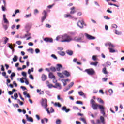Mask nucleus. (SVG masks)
<instances>
[{
    "instance_id": "obj_62",
    "label": "nucleus",
    "mask_w": 124,
    "mask_h": 124,
    "mask_svg": "<svg viewBox=\"0 0 124 124\" xmlns=\"http://www.w3.org/2000/svg\"><path fill=\"white\" fill-rule=\"evenodd\" d=\"M50 112V113H54V112H55V110L54 109V108H53V107H51Z\"/></svg>"
},
{
    "instance_id": "obj_10",
    "label": "nucleus",
    "mask_w": 124,
    "mask_h": 124,
    "mask_svg": "<svg viewBox=\"0 0 124 124\" xmlns=\"http://www.w3.org/2000/svg\"><path fill=\"white\" fill-rule=\"evenodd\" d=\"M75 40V41H77V42H82V43H85V41H82L83 40V38L80 37V38H77V37H75L74 38V40Z\"/></svg>"
},
{
    "instance_id": "obj_41",
    "label": "nucleus",
    "mask_w": 124,
    "mask_h": 124,
    "mask_svg": "<svg viewBox=\"0 0 124 124\" xmlns=\"http://www.w3.org/2000/svg\"><path fill=\"white\" fill-rule=\"evenodd\" d=\"M38 13H39V11H38V10L36 9H35L34 10V15H36Z\"/></svg>"
},
{
    "instance_id": "obj_64",
    "label": "nucleus",
    "mask_w": 124,
    "mask_h": 124,
    "mask_svg": "<svg viewBox=\"0 0 124 124\" xmlns=\"http://www.w3.org/2000/svg\"><path fill=\"white\" fill-rule=\"evenodd\" d=\"M91 123L92 124H96V123H95V122H94V120H91Z\"/></svg>"
},
{
    "instance_id": "obj_56",
    "label": "nucleus",
    "mask_w": 124,
    "mask_h": 124,
    "mask_svg": "<svg viewBox=\"0 0 124 124\" xmlns=\"http://www.w3.org/2000/svg\"><path fill=\"white\" fill-rule=\"evenodd\" d=\"M16 43L18 45H21V44H22V42L21 41H17L16 42Z\"/></svg>"
},
{
    "instance_id": "obj_61",
    "label": "nucleus",
    "mask_w": 124,
    "mask_h": 124,
    "mask_svg": "<svg viewBox=\"0 0 124 124\" xmlns=\"http://www.w3.org/2000/svg\"><path fill=\"white\" fill-rule=\"evenodd\" d=\"M1 71H4V66H3V65H1Z\"/></svg>"
},
{
    "instance_id": "obj_22",
    "label": "nucleus",
    "mask_w": 124,
    "mask_h": 124,
    "mask_svg": "<svg viewBox=\"0 0 124 124\" xmlns=\"http://www.w3.org/2000/svg\"><path fill=\"white\" fill-rule=\"evenodd\" d=\"M66 53L69 55V56H72L73 55V51L72 50H68L66 51Z\"/></svg>"
},
{
    "instance_id": "obj_1",
    "label": "nucleus",
    "mask_w": 124,
    "mask_h": 124,
    "mask_svg": "<svg viewBox=\"0 0 124 124\" xmlns=\"http://www.w3.org/2000/svg\"><path fill=\"white\" fill-rule=\"evenodd\" d=\"M90 104H91V107L93 108V110H97V107H98L101 112V114H102L104 117H106V115H105V111H104L105 108L103 106L97 104L93 99L91 100Z\"/></svg>"
},
{
    "instance_id": "obj_33",
    "label": "nucleus",
    "mask_w": 124,
    "mask_h": 124,
    "mask_svg": "<svg viewBox=\"0 0 124 124\" xmlns=\"http://www.w3.org/2000/svg\"><path fill=\"white\" fill-rule=\"evenodd\" d=\"M46 93L47 94V95H49V96H52V95H51V92L49 90H46L45 91Z\"/></svg>"
},
{
    "instance_id": "obj_30",
    "label": "nucleus",
    "mask_w": 124,
    "mask_h": 124,
    "mask_svg": "<svg viewBox=\"0 0 124 124\" xmlns=\"http://www.w3.org/2000/svg\"><path fill=\"white\" fill-rule=\"evenodd\" d=\"M58 76L60 77V78H64V76L61 73H57Z\"/></svg>"
},
{
    "instance_id": "obj_50",
    "label": "nucleus",
    "mask_w": 124,
    "mask_h": 124,
    "mask_svg": "<svg viewBox=\"0 0 124 124\" xmlns=\"http://www.w3.org/2000/svg\"><path fill=\"white\" fill-rule=\"evenodd\" d=\"M15 76H16V74H15V73L13 72L12 73V74H11L10 77H15Z\"/></svg>"
},
{
    "instance_id": "obj_47",
    "label": "nucleus",
    "mask_w": 124,
    "mask_h": 124,
    "mask_svg": "<svg viewBox=\"0 0 124 124\" xmlns=\"http://www.w3.org/2000/svg\"><path fill=\"white\" fill-rule=\"evenodd\" d=\"M109 95H112V94H113V90L112 89H109Z\"/></svg>"
},
{
    "instance_id": "obj_20",
    "label": "nucleus",
    "mask_w": 124,
    "mask_h": 124,
    "mask_svg": "<svg viewBox=\"0 0 124 124\" xmlns=\"http://www.w3.org/2000/svg\"><path fill=\"white\" fill-rule=\"evenodd\" d=\"M70 10L71 11L70 12V14H74V13L76 12L75 7L71 8Z\"/></svg>"
},
{
    "instance_id": "obj_59",
    "label": "nucleus",
    "mask_w": 124,
    "mask_h": 124,
    "mask_svg": "<svg viewBox=\"0 0 124 124\" xmlns=\"http://www.w3.org/2000/svg\"><path fill=\"white\" fill-rule=\"evenodd\" d=\"M73 109H74V110H79V108L76 106H74Z\"/></svg>"
},
{
    "instance_id": "obj_11",
    "label": "nucleus",
    "mask_w": 124,
    "mask_h": 124,
    "mask_svg": "<svg viewBox=\"0 0 124 124\" xmlns=\"http://www.w3.org/2000/svg\"><path fill=\"white\" fill-rule=\"evenodd\" d=\"M25 116L26 117V119L28 122H30V123H33V118L31 117H29L28 114H26Z\"/></svg>"
},
{
    "instance_id": "obj_46",
    "label": "nucleus",
    "mask_w": 124,
    "mask_h": 124,
    "mask_svg": "<svg viewBox=\"0 0 124 124\" xmlns=\"http://www.w3.org/2000/svg\"><path fill=\"white\" fill-rule=\"evenodd\" d=\"M20 89H22V91H26V90H27V88H26V87L23 86L20 87Z\"/></svg>"
},
{
    "instance_id": "obj_39",
    "label": "nucleus",
    "mask_w": 124,
    "mask_h": 124,
    "mask_svg": "<svg viewBox=\"0 0 124 124\" xmlns=\"http://www.w3.org/2000/svg\"><path fill=\"white\" fill-rule=\"evenodd\" d=\"M102 72L104 73V74H107V71L106 70V68H104L102 70Z\"/></svg>"
},
{
    "instance_id": "obj_26",
    "label": "nucleus",
    "mask_w": 124,
    "mask_h": 124,
    "mask_svg": "<svg viewBox=\"0 0 124 124\" xmlns=\"http://www.w3.org/2000/svg\"><path fill=\"white\" fill-rule=\"evenodd\" d=\"M55 85L56 86L57 88V87H58V89L59 90H62V85H61V84H60V83H56L55 84Z\"/></svg>"
},
{
    "instance_id": "obj_63",
    "label": "nucleus",
    "mask_w": 124,
    "mask_h": 124,
    "mask_svg": "<svg viewBox=\"0 0 124 124\" xmlns=\"http://www.w3.org/2000/svg\"><path fill=\"white\" fill-rule=\"evenodd\" d=\"M54 5H55V4H53L52 5H48L47 6V7H48V8L51 9V8H52V7H53V6H54Z\"/></svg>"
},
{
    "instance_id": "obj_18",
    "label": "nucleus",
    "mask_w": 124,
    "mask_h": 124,
    "mask_svg": "<svg viewBox=\"0 0 124 124\" xmlns=\"http://www.w3.org/2000/svg\"><path fill=\"white\" fill-rule=\"evenodd\" d=\"M8 47L11 49V50H12L13 48H15V45L16 44H14V45H12V44L8 43Z\"/></svg>"
},
{
    "instance_id": "obj_53",
    "label": "nucleus",
    "mask_w": 124,
    "mask_h": 124,
    "mask_svg": "<svg viewBox=\"0 0 124 124\" xmlns=\"http://www.w3.org/2000/svg\"><path fill=\"white\" fill-rule=\"evenodd\" d=\"M31 33H27V34H25V37H27L28 36H31Z\"/></svg>"
},
{
    "instance_id": "obj_44",
    "label": "nucleus",
    "mask_w": 124,
    "mask_h": 124,
    "mask_svg": "<svg viewBox=\"0 0 124 124\" xmlns=\"http://www.w3.org/2000/svg\"><path fill=\"white\" fill-rule=\"evenodd\" d=\"M35 52L36 54H38V53H40V50H39V49H38V48H36L35 49Z\"/></svg>"
},
{
    "instance_id": "obj_45",
    "label": "nucleus",
    "mask_w": 124,
    "mask_h": 124,
    "mask_svg": "<svg viewBox=\"0 0 124 124\" xmlns=\"http://www.w3.org/2000/svg\"><path fill=\"white\" fill-rule=\"evenodd\" d=\"M92 60H93V61H96L97 60V59L96 58V56L93 55L92 56Z\"/></svg>"
},
{
    "instance_id": "obj_54",
    "label": "nucleus",
    "mask_w": 124,
    "mask_h": 124,
    "mask_svg": "<svg viewBox=\"0 0 124 124\" xmlns=\"http://www.w3.org/2000/svg\"><path fill=\"white\" fill-rule=\"evenodd\" d=\"M27 51H30L31 53L32 54H33V49L32 48H29L27 50Z\"/></svg>"
},
{
    "instance_id": "obj_13",
    "label": "nucleus",
    "mask_w": 124,
    "mask_h": 124,
    "mask_svg": "<svg viewBox=\"0 0 124 124\" xmlns=\"http://www.w3.org/2000/svg\"><path fill=\"white\" fill-rule=\"evenodd\" d=\"M61 110H62V111H65L66 113H68V112L70 111V109L66 108L65 106L62 107Z\"/></svg>"
},
{
    "instance_id": "obj_60",
    "label": "nucleus",
    "mask_w": 124,
    "mask_h": 124,
    "mask_svg": "<svg viewBox=\"0 0 124 124\" xmlns=\"http://www.w3.org/2000/svg\"><path fill=\"white\" fill-rule=\"evenodd\" d=\"M2 11H5L6 10V8L3 5L2 6Z\"/></svg>"
},
{
    "instance_id": "obj_27",
    "label": "nucleus",
    "mask_w": 124,
    "mask_h": 124,
    "mask_svg": "<svg viewBox=\"0 0 124 124\" xmlns=\"http://www.w3.org/2000/svg\"><path fill=\"white\" fill-rule=\"evenodd\" d=\"M13 62H16L18 61V56L17 55H15L14 57L13 58Z\"/></svg>"
},
{
    "instance_id": "obj_38",
    "label": "nucleus",
    "mask_w": 124,
    "mask_h": 124,
    "mask_svg": "<svg viewBox=\"0 0 124 124\" xmlns=\"http://www.w3.org/2000/svg\"><path fill=\"white\" fill-rule=\"evenodd\" d=\"M69 87H66V88H64L63 90L64 92H67L70 89V85H68Z\"/></svg>"
},
{
    "instance_id": "obj_19",
    "label": "nucleus",
    "mask_w": 124,
    "mask_h": 124,
    "mask_svg": "<svg viewBox=\"0 0 124 124\" xmlns=\"http://www.w3.org/2000/svg\"><path fill=\"white\" fill-rule=\"evenodd\" d=\"M57 66L56 70H57V71H60V70H61V68H62V65L61 64H57Z\"/></svg>"
},
{
    "instance_id": "obj_32",
    "label": "nucleus",
    "mask_w": 124,
    "mask_h": 124,
    "mask_svg": "<svg viewBox=\"0 0 124 124\" xmlns=\"http://www.w3.org/2000/svg\"><path fill=\"white\" fill-rule=\"evenodd\" d=\"M4 44H6V43H7V42H8V40H9V39H8V38L5 37H4Z\"/></svg>"
},
{
    "instance_id": "obj_9",
    "label": "nucleus",
    "mask_w": 124,
    "mask_h": 124,
    "mask_svg": "<svg viewBox=\"0 0 124 124\" xmlns=\"http://www.w3.org/2000/svg\"><path fill=\"white\" fill-rule=\"evenodd\" d=\"M42 106L44 107V108H46L47 106H48V104H47V99H45L44 100H42V102L41 103Z\"/></svg>"
},
{
    "instance_id": "obj_6",
    "label": "nucleus",
    "mask_w": 124,
    "mask_h": 124,
    "mask_svg": "<svg viewBox=\"0 0 124 124\" xmlns=\"http://www.w3.org/2000/svg\"><path fill=\"white\" fill-rule=\"evenodd\" d=\"M85 72H87V74H89V75H93L95 73L94 70L93 68L86 69Z\"/></svg>"
},
{
    "instance_id": "obj_16",
    "label": "nucleus",
    "mask_w": 124,
    "mask_h": 124,
    "mask_svg": "<svg viewBox=\"0 0 124 124\" xmlns=\"http://www.w3.org/2000/svg\"><path fill=\"white\" fill-rule=\"evenodd\" d=\"M65 18H69V19H73L74 18V16L71 15L70 14H66L64 15Z\"/></svg>"
},
{
    "instance_id": "obj_3",
    "label": "nucleus",
    "mask_w": 124,
    "mask_h": 124,
    "mask_svg": "<svg viewBox=\"0 0 124 124\" xmlns=\"http://www.w3.org/2000/svg\"><path fill=\"white\" fill-rule=\"evenodd\" d=\"M3 21H4V24H2L3 29H4L5 31H6L8 29V27H9V21L7 20V18H6L5 14L3 15Z\"/></svg>"
},
{
    "instance_id": "obj_17",
    "label": "nucleus",
    "mask_w": 124,
    "mask_h": 124,
    "mask_svg": "<svg viewBox=\"0 0 124 124\" xmlns=\"http://www.w3.org/2000/svg\"><path fill=\"white\" fill-rule=\"evenodd\" d=\"M57 54L62 57H64V56H65V52L64 51H58Z\"/></svg>"
},
{
    "instance_id": "obj_31",
    "label": "nucleus",
    "mask_w": 124,
    "mask_h": 124,
    "mask_svg": "<svg viewBox=\"0 0 124 124\" xmlns=\"http://www.w3.org/2000/svg\"><path fill=\"white\" fill-rule=\"evenodd\" d=\"M54 106H55L56 107H62V105H61L60 103H57V102L55 103Z\"/></svg>"
},
{
    "instance_id": "obj_15",
    "label": "nucleus",
    "mask_w": 124,
    "mask_h": 124,
    "mask_svg": "<svg viewBox=\"0 0 124 124\" xmlns=\"http://www.w3.org/2000/svg\"><path fill=\"white\" fill-rule=\"evenodd\" d=\"M62 74L65 75L66 77H69L70 76V73L68 72L67 70H65L62 72Z\"/></svg>"
},
{
    "instance_id": "obj_5",
    "label": "nucleus",
    "mask_w": 124,
    "mask_h": 124,
    "mask_svg": "<svg viewBox=\"0 0 124 124\" xmlns=\"http://www.w3.org/2000/svg\"><path fill=\"white\" fill-rule=\"evenodd\" d=\"M109 53H116V49H115V46L111 43H109Z\"/></svg>"
},
{
    "instance_id": "obj_14",
    "label": "nucleus",
    "mask_w": 124,
    "mask_h": 124,
    "mask_svg": "<svg viewBox=\"0 0 124 124\" xmlns=\"http://www.w3.org/2000/svg\"><path fill=\"white\" fill-rule=\"evenodd\" d=\"M47 78L48 77L45 74H43L42 75L41 79H42V81H43V82H44V81H46Z\"/></svg>"
},
{
    "instance_id": "obj_25",
    "label": "nucleus",
    "mask_w": 124,
    "mask_h": 124,
    "mask_svg": "<svg viewBox=\"0 0 124 124\" xmlns=\"http://www.w3.org/2000/svg\"><path fill=\"white\" fill-rule=\"evenodd\" d=\"M2 76H4L5 77V79H8V75L6 76V72H3L2 73Z\"/></svg>"
},
{
    "instance_id": "obj_52",
    "label": "nucleus",
    "mask_w": 124,
    "mask_h": 124,
    "mask_svg": "<svg viewBox=\"0 0 124 124\" xmlns=\"http://www.w3.org/2000/svg\"><path fill=\"white\" fill-rule=\"evenodd\" d=\"M44 108L46 109V110L47 111V113L51 114V112L49 111V108H47V107Z\"/></svg>"
},
{
    "instance_id": "obj_43",
    "label": "nucleus",
    "mask_w": 124,
    "mask_h": 124,
    "mask_svg": "<svg viewBox=\"0 0 124 124\" xmlns=\"http://www.w3.org/2000/svg\"><path fill=\"white\" fill-rule=\"evenodd\" d=\"M57 50H59L60 51H63V48L62 46L58 47Z\"/></svg>"
},
{
    "instance_id": "obj_55",
    "label": "nucleus",
    "mask_w": 124,
    "mask_h": 124,
    "mask_svg": "<svg viewBox=\"0 0 124 124\" xmlns=\"http://www.w3.org/2000/svg\"><path fill=\"white\" fill-rule=\"evenodd\" d=\"M76 104H82V105H83V102L82 101H77L76 102Z\"/></svg>"
},
{
    "instance_id": "obj_37",
    "label": "nucleus",
    "mask_w": 124,
    "mask_h": 124,
    "mask_svg": "<svg viewBox=\"0 0 124 124\" xmlns=\"http://www.w3.org/2000/svg\"><path fill=\"white\" fill-rule=\"evenodd\" d=\"M57 99L58 100H61V101H63V99L61 98V95H58Z\"/></svg>"
},
{
    "instance_id": "obj_51",
    "label": "nucleus",
    "mask_w": 124,
    "mask_h": 124,
    "mask_svg": "<svg viewBox=\"0 0 124 124\" xmlns=\"http://www.w3.org/2000/svg\"><path fill=\"white\" fill-rule=\"evenodd\" d=\"M61 120L60 119H58V120H57L56 121V124H61Z\"/></svg>"
},
{
    "instance_id": "obj_8",
    "label": "nucleus",
    "mask_w": 124,
    "mask_h": 124,
    "mask_svg": "<svg viewBox=\"0 0 124 124\" xmlns=\"http://www.w3.org/2000/svg\"><path fill=\"white\" fill-rule=\"evenodd\" d=\"M85 35L86 36L87 39H89V40H93L96 38L95 37L89 34L85 33Z\"/></svg>"
},
{
    "instance_id": "obj_29",
    "label": "nucleus",
    "mask_w": 124,
    "mask_h": 124,
    "mask_svg": "<svg viewBox=\"0 0 124 124\" xmlns=\"http://www.w3.org/2000/svg\"><path fill=\"white\" fill-rule=\"evenodd\" d=\"M100 120L101 121V122H102V124H104V123H105L104 117H103V116H100Z\"/></svg>"
},
{
    "instance_id": "obj_34",
    "label": "nucleus",
    "mask_w": 124,
    "mask_h": 124,
    "mask_svg": "<svg viewBox=\"0 0 124 124\" xmlns=\"http://www.w3.org/2000/svg\"><path fill=\"white\" fill-rule=\"evenodd\" d=\"M80 121H81L82 122H83V123H84V124H87V122L86 121V119L85 118H80Z\"/></svg>"
},
{
    "instance_id": "obj_4",
    "label": "nucleus",
    "mask_w": 124,
    "mask_h": 124,
    "mask_svg": "<svg viewBox=\"0 0 124 124\" xmlns=\"http://www.w3.org/2000/svg\"><path fill=\"white\" fill-rule=\"evenodd\" d=\"M42 15L43 16L41 17V22L43 23L48 16V12L46 10H44L43 12L42 13Z\"/></svg>"
},
{
    "instance_id": "obj_24",
    "label": "nucleus",
    "mask_w": 124,
    "mask_h": 124,
    "mask_svg": "<svg viewBox=\"0 0 124 124\" xmlns=\"http://www.w3.org/2000/svg\"><path fill=\"white\" fill-rule=\"evenodd\" d=\"M37 93H39V94L41 95V94H44V91H41V89L39 90V89H37Z\"/></svg>"
},
{
    "instance_id": "obj_57",
    "label": "nucleus",
    "mask_w": 124,
    "mask_h": 124,
    "mask_svg": "<svg viewBox=\"0 0 124 124\" xmlns=\"http://www.w3.org/2000/svg\"><path fill=\"white\" fill-rule=\"evenodd\" d=\"M68 81H70V80L69 79H62L61 81L62 82H68Z\"/></svg>"
},
{
    "instance_id": "obj_58",
    "label": "nucleus",
    "mask_w": 124,
    "mask_h": 124,
    "mask_svg": "<svg viewBox=\"0 0 124 124\" xmlns=\"http://www.w3.org/2000/svg\"><path fill=\"white\" fill-rule=\"evenodd\" d=\"M29 78L31 80H33L34 79V78H33V76H32V75H30Z\"/></svg>"
},
{
    "instance_id": "obj_42",
    "label": "nucleus",
    "mask_w": 124,
    "mask_h": 124,
    "mask_svg": "<svg viewBox=\"0 0 124 124\" xmlns=\"http://www.w3.org/2000/svg\"><path fill=\"white\" fill-rule=\"evenodd\" d=\"M51 57H52V58H53V59H55V60H58V57H57V56L55 54H52L51 55Z\"/></svg>"
},
{
    "instance_id": "obj_28",
    "label": "nucleus",
    "mask_w": 124,
    "mask_h": 124,
    "mask_svg": "<svg viewBox=\"0 0 124 124\" xmlns=\"http://www.w3.org/2000/svg\"><path fill=\"white\" fill-rule=\"evenodd\" d=\"M98 62H92L90 63L91 65H94V66H97Z\"/></svg>"
},
{
    "instance_id": "obj_12",
    "label": "nucleus",
    "mask_w": 124,
    "mask_h": 124,
    "mask_svg": "<svg viewBox=\"0 0 124 124\" xmlns=\"http://www.w3.org/2000/svg\"><path fill=\"white\" fill-rule=\"evenodd\" d=\"M44 40V41H46V42H50V43H53V39L51 38H45Z\"/></svg>"
},
{
    "instance_id": "obj_2",
    "label": "nucleus",
    "mask_w": 124,
    "mask_h": 124,
    "mask_svg": "<svg viewBox=\"0 0 124 124\" xmlns=\"http://www.w3.org/2000/svg\"><path fill=\"white\" fill-rule=\"evenodd\" d=\"M77 33L76 32L74 31L68 32L67 34H64L62 36V40H61V42H70V41H72L74 39H72L70 35H76Z\"/></svg>"
},
{
    "instance_id": "obj_48",
    "label": "nucleus",
    "mask_w": 124,
    "mask_h": 124,
    "mask_svg": "<svg viewBox=\"0 0 124 124\" xmlns=\"http://www.w3.org/2000/svg\"><path fill=\"white\" fill-rule=\"evenodd\" d=\"M115 33L116 34H118V35H120L121 34V32H119L117 30H115Z\"/></svg>"
},
{
    "instance_id": "obj_49",
    "label": "nucleus",
    "mask_w": 124,
    "mask_h": 124,
    "mask_svg": "<svg viewBox=\"0 0 124 124\" xmlns=\"http://www.w3.org/2000/svg\"><path fill=\"white\" fill-rule=\"evenodd\" d=\"M13 106H14V107H16V108H19V105L18 104H13Z\"/></svg>"
},
{
    "instance_id": "obj_35",
    "label": "nucleus",
    "mask_w": 124,
    "mask_h": 124,
    "mask_svg": "<svg viewBox=\"0 0 124 124\" xmlns=\"http://www.w3.org/2000/svg\"><path fill=\"white\" fill-rule=\"evenodd\" d=\"M31 17V14L30 13L28 15H26L25 16H24V18H30Z\"/></svg>"
},
{
    "instance_id": "obj_23",
    "label": "nucleus",
    "mask_w": 124,
    "mask_h": 124,
    "mask_svg": "<svg viewBox=\"0 0 124 124\" xmlns=\"http://www.w3.org/2000/svg\"><path fill=\"white\" fill-rule=\"evenodd\" d=\"M78 94L80 96H83L84 98H86V95H85V93H83V91L78 92Z\"/></svg>"
},
{
    "instance_id": "obj_40",
    "label": "nucleus",
    "mask_w": 124,
    "mask_h": 124,
    "mask_svg": "<svg viewBox=\"0 0 124 124\" xmlns=\"http://www.w3.org/2000/svg\"><path fill=\"white\" fill-rule=\"evenodd\" d=\"M21 75L22 76H24V77H27V73H26V72H22Z\"/></svg>"
},
{
    "instance_id": "obj_7",
    "label": "nucleus",
    "mask_w": 124,
    "mask_h": 124,
    "mask_svg": "<svg viewBox=\"0 0 124 124\" xmlns=\"http://www.w3.org/2000/svg\"><path fill=\"white\" fill-rule=\"evenodd\" d=\"M78 26L80 29H83V28H84V26H86V23L84 22V19H82L81 21L79 20L78 22Z\"/></svg>"
},
{
    "instance_id": "obj_36",
    "label": "nucleus",
    "mask_w": 124,
    "mask_h": 124,
    "mask_svg": "<svg viewBox=\"0 0 124 124\" xmlns=\"http://www.w3.org/2000/svg\"><path fill=\"white\" fill-rule=\"evenodd\" d=\"M50 70L52 71V72H56V69L55 67L52 66L50 67Z\"/></svg>"
},
{
    "instance_id": "obj_21",
    "label": "nucleus",
    "mask_w": 124,
    "mask_h": 124,
    "mask_svg": "<svg viewBox=\"0 0 124 124\" xmlns=\"http://www.w3.org/2000/svg\"><path fill=\"white\" fill-rule=\"evenodd\" d=\"M48 77L50 79H54V78H55V75H54L52 72H50L48 75Z\"/></svg>"
}]
</instances>
